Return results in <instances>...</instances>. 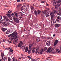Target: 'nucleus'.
<instances>
[{
  "instance_id": "nucleus-59",
  "label": "nucleus",
  "mask_w": 61,
  "mask_h": 61,
  "mask_svg": "<svg viewBox=\"0 0 61 61\" xmlns=\"http://www.w3.org/2000/svg\"><path fill=\"white\" fill-rule=\"evenodd\" d=\"M23 13H25V11L24 10H22V11Z\"/></svg>"
},
{
  "instance_id": "nucleus-11",
  "label": "nucleus",
  "mask_w": 61,
  "mask_h": 61,
  "mask_svg": "<svg viewBox=\"0 0 61 61\" xmlns=\"http://www.w3.org/2000/svg\"><path fill=\"white\" fill-rule=\"evenodd\" d=\"M18 39H17V40H15V41H13V44H15V45H16L17 44V43L16 42H18Z\"/></svg>"
},
{
  "instance_id": "nucleus-32",
  "label": "nucleus",
  "mask_w": 61,
  "mask_h": 61,
  "mask_svg": "<svg viewBox=\"0 0 61 61\" xmlns=\"http://www.w3.org/2000/svg\"><path fill=\"white\" fill-rule=\"evenodd\" d=\"M31 49H29L28 51V53L29 54H30L31 53Z\"/></svg>"
},
{
  "instance_id": "nucleus-16",
  "label": "nucleus",
  "mask_w": 61,
  "mask_h": 61,
  "mask_svg": "<svg viewBox=\"0 0 61 61\" xmlns=\"http://www.w3.org/2000/svg\"><path fill=\"white\" fill-rule=\"evenodd\" d=\"M36 47L33 48V50H32V53H34L35 52V50L36 49Z\"/></svg>"
},
{
  "instance_id": "nucleus-12",
  "label": "nucleus",
  "mask_w": 61,
  "mask_h": 61,
  "mask_svg": "<svg viewBox=\"0 0 61 61\" xmlns=\"http://www.w3.org/2000/svg\"><path fill=\"white\" fill-rule=\"evenodd\" d=\"M46 45L48 46H50V45H51V43H50V41H47L46 43Z\"/></svg>"
},
{
  "instance_id": "nucleus-10",
  "label": "nucleus",
  "mask_w": 61,
  "mask_h": 61,
  "mask_svg": "<svg viewBox=\"0 0 61 61\" xmlns=\"http://www.w3.org/2000/svg\"><path fill=\"white\" fill-rule=\"evenodd\" d=\"M58 40H55V42H54V46H56L57 44L58 43Z\"/></svg>"
},
{
  "instance_id": "nucleus-39",
  "label": "nucleus",
  "mask_w": 61,
  "mask_h": 61,
  "mask_svg": "<svg viewBox=\"0 0 61 61\" xmlns=\"http://www.w3.org/2000/svg\"><path fill=\"white\" fill-rule=\"evenodd\" d=\"M54 14V13L53 12H51V13H50V15H53Z\"/></svg>"
},
{
  "instance_id": "nucleus-38",
  "label": "nucleus",
  "mask_w": 61,
  "mask_h": 61,
  "mask_svg": "<svg viewBox=\"0 0 61 61\" xmlns=\"http://www.w3.org/2000/svg\"><path fill=\"white\" fill-rule=\"evenodd\" d=\"M47 50V47H45L44 48V51H45V50Z\"/></svg>"
},
{
  "instance_id": "nucleus-25",
  "label": "nucleus",
  "mask_w": 61,
  "mask_h": 61,
  "mask_svg": "<svg viewBox=\"0 0 61 61\" xmlns=\"http://www.w3.org/2000/svg\"><path fill=\"white\" fill-rule=\"evenodd\" d=\"M25 50V52H27L28 50V48L27 47H26Z\"/></svg>"
},
{
  "instance_id": "nucleus-23",
  "label": "nucleus",
  "mask_w": 61,
  "mask_h": 61,
  "mask_svg": "<svg viewBox=\"0 0 61 61\" xmlns=\"http://www.w3.org/2000/svg\"><path fill=\"white\" fill-rule=\"evenodd\" d=\"M34 13L36 15V16H37V14H38L37 12L36 11H34Z\"/></svg>"
},
{
  "instance_id": "nucleus-28",
  "label": "nucleus",
  "mask_w": 61,
  "mask_h": 61,
  "mask_svg": "<svg viewBox=\"0 0 61 61\" xmlns=\"http://www.w3.org/2000/svg\"><path fill=\"white\" fill-rule=\"evenodd\" d=\"M15 22L16 23H17V24H18V23H19V20H18L17 19V20H15Z\"/></svg>"
},
{
  "instance_id": "nucleus-15",
  "label": "nucleus",
  "mask_w": 61,
  "mask_h": 61,
  "mask_svg": "<svg viewBox=\"0 0 61 61\" xmlns=\"http://www.w3.org/2000/svg\"><path fill=\"white\" fill-rule=\"evenodd\" d=\"M3 61H7V57H4L3 59Z\"/></svg>"
},
{
  "instance_id": "nucleus-37",
  "label": "nucleus",
  "mask_w": 61,
  "mask_h": 61,
  "mask_svg": "<svg viewBox=\"0 0 61 61\" xmlns=\"http://www.w3.org/2000/svg\"><path fill=\"white\" fill-rule=\"evenodd\" d=\"M47 12V10H45L44 12H43V14H46V12Z\"/></svg>"
},
{
  "instance_id": "nucleus-9",
  "label": "nucleus",
  "mask_w": 61,
  "mask_h": 61,
  "mask_svg": "<svg viewBox=\"0 0 61 61\" xmlns=\"http://www.w3.org/2000/svg\"><path fill=\"white\" fill-rule=\"evenodd\" d=\"M23 44V41H21L18 45V47H21V46H22Z\"/></svg>"
},
{
  "instance_id": "nucleus-2",
  "label": "nucleus",
  "mask_w": 61,
  "mask_h": 61,
  "mask_svg": "<svg viewBox=\"0 0 61 61\" xmlns=\"http://www.w3.org/2000/svg\"><path fill=\"white\" fill-rule=\"evenodd\" d=\"M55 8L57 10H58V8L59 9V12L60 14V15L61 16V8L60 7V4H59L57 5L55 7Z\"/></svg>"
},
{
  "instance_id": "nucleus-47",
  "label": "nucleus",
  "mask_w": 61,
  "mask_h": 61,
  "mask_svg": "<svg viewBox=\"0 0 61 61\" xmlns=\"http://www.w3.org/2000/svg\"><path fill=\"white\" fill-rule=\"evenodd\" d=\"M53 13H54V14H55V13H56V10H53Z\"/></svg>"
},
{
  "instance_id": "nucleus-64",
  "label": "nucleus",
  "mask_w": 61,
  "mask_h": 61,
  "mask_svg": "<svg viewBox=\"0 0 61 61\" xmlns=\"http://www.w3.org/2000/svg\"><path fill=\"white\" fill-rule=\"evenodd\" d=\"M34 61V59H32L31 61Z\"/></svg>"
},
{
  "instance_id": "nucleus-55",
  "label": "nucleus",
  "mask_w": 61,
  "mask_h": 61,
  "mask_svg": "<svg viewBox=\"0 0 61 61\" xmlns=\"http://www.w3.org/2000/svg\"><path fill=\"white\" fill-rule=\"evenodd\" d=\"M13 15H15V14H14V13H13L11 15V16H13Z\"/></svg>"
},
{
  "instance_id": "nucleus-18",
  "label": "nucleus",
  "mask_w": 61,
  "mask_h": 61,
  "mask_svg": "<svg viewBox=\"0 0 61 61\" xmlns=\"http://www.w3.org/2000/svg\"><path fill=\"white\" fill-rule=\"evenodd\" d=\"M7 30V29H5V28H3L1 29L3 31V32H5V30Z\"/></svg>"
},
{
  "instance_id": "nucleus-1",
  "label": "nucleus",
  "mask_w": 61,
  "mask_h": 61,
  "mask_svg": "<svg viewBox=\"0 0 61 61\" xmlns=\"http://www.w3.org/2000/svg\"><path fill=\"white\" fill-rule=\"evenodd\" d=\"M54 49V48H52L51 47H50L49 48L48 50L47 51L50 53H51V52L52 54H56V53L57 52H58V53H61V50H59V49H56L55 50H53Z\"/></svg>"
},
{
  "instance_id": "nucleus-21",
  "label": "nucleus",
  "mask_w": 61,
  "mask_h": 61,
  "mask_svg": "<svg viewBox=\"0 0 61 61\" xmlns=\"http://www.w3.org/2000/svg\"><path fill=\"white\" fill-rule=\"evenodd\" d=\"M1 56L2 57V59L3 58V57H4V54L3 53H1Z\"/></svg>"
},
{
  "instance_id": "nucleus-5",
  "label": "nucleus",
  "mask_w": 61,
  "mask_h": 61,
  "mask_svg": "<svg viewBox=\"0 0 61 61\" xmlns=\"http://www.w3.org/2000/svg\"><path fill=\"white\" fill-rule=\"evenodd\" d=\"M14 13L15 14V15L16 16V17H17L18 16L17 15V14H19V15H21V16H22V15H23V14L21 12H20L19 13H16L15 12H14Z\"/></svg>"
},
{
  "instance_id": "nucleus-50",
  "label": "nucleus",
  "mask_w": 61,
  "mask_h": 61,
  "mask_svg": "<svg viewBox=\"0 0 61 61\" xmlns=\"http://www.w3.org/2000/svg\"><path fill=\"white\" fill-rule=\"evenodd\" d=\"M2 16L0 15V21L1 20V19H2Z\"/></svg>"
},
{
  "instance_id": "nucleus-30",
  "label": "nucleus",
  "mask_w": 61,
  "mask_h": 61,
  "mask_svg": "<svg viewBox=\"0 0 61 61\" xmlns=\"http://www.w3.org/2000/svg\"><path fill=\"white\" fill-rule=\"evenodd\" d=\"M10 32V31L9 30H8L6 32V34H8Z\"/></svg>"
},
{
  "instance_id": "nucleus-26",
  "label": "nucleus",
  "mask_w": 61,
  "mask_h": 61,
  "mask_svg": "<svg viewBox=\"0 0 61 61\" xmlns=\"http://www.w3.org/2000/svg\"><path fill=\"white\" fill-rule=\"evenodd\" d=\"M51 20H54V15H51Z\"/></svg>"
},
{
  "instance_id": "nucleus-4",
  "label": "nucleus",
  "mask_w": 61,
  "mask_h": 61,
  "mask_svg": "<svg viewBox=\"0 0 61 61\" xmlns=\"http://www.w3.org/2000/svg\"><path fill=\"white\" fill-rule=\"evenodd\" d=\"M3 17L7 21H9V22H11V23H14L13 21H12L9 20L8 18L7 17V16H3Z\"/></svg>"
},
{
  "instance_id": "nucleus-40",
  "label": "nucleus",
  "mask_w": 61,
  "mask_h": 61,
  "mask_svg": "<svg viewBox=\"0 0 61 61\" xmlns=\"http://www.w3.org/2000/svg\"><path fill=\"white\" fill-rule=\"evenodd\" d=\"M38 14H40V13H41V11L38 10Z\"/></svg>"
},
{
  "instance_id": "nucleus-20",
  "label": "nucleus",
  "mask_w": 61,
  "mask_h": 61,
  "mask_svg": "<svg viewBox=\"0 0 61 61\" xmlns=\"http://www.w3.org/2000/svg\"><path fill=\"white\" fill-rule=\"evenodd\" d=\"M32 45L30 44L29 45V48L30 49H32Z\"/></svg>"
},
{
  "instance_id": "nucleus-43",
  "label": "nucleus",
  "mask_w": 61,
  "mask_h": 61,
  "mask_svg": "<svg viewBox=\"0 0 61 61\" xmlns=\"http://www.w3.org/2000/svg\"><path fill=\"white\" fill-rule=\"evenodd\" d=\"M13 35V34L12 33L9 35V36H8V37H10L11 36H12Z\"/></svg>"
},
{
  "instance_id": "nucleus-46",
  "label": "nucleus",
  "mask_w": 61,
  "mask_h": 61,
  "mask_svg": "<svg viewBox=\"0 0 61 61\" xmlns=\"http://www.w3.org/2000/svg\"><path fill=\"white\" fill-rule=\"evenodd\" d=\"M8 59L9 61H11V59H10V58L9 57H8Z\"/></svg>"
},
{
  "instance_id": "nucleus-3",
  "label": "nucleus",
  "mask_w": 61,
  "mask_h": 61,
  "mask_svg": "<svg viewBox=\"0 0 61 61\" xmlns=\"http://www.w3.org/2000/svg\"><path fill=\"white\" fill-rule=\"evenodd\" d=\"M13 34V35L11 36V38L14 39V40H15L17 37V32H14L12 33Z\"/></svg>"
},
{
  "instance_id": "nucleus-7",
  "label": "nucleus",
  "mask_w": 61,
  "mask_h": 61,
  "mask_svg": "<svg viewBox=\"0 0 61 61\" xmlns=\"http://www.w3.org/2000/svg\"><path fill=\"white\" fill-rule=\"evenodd\" d=\"M61 18L60 17L58 16L57 17V22H61Z\"/></svg>"
},
{
  "instance_id": "nucleus-8",
  "label": "nucleus",
  "mask_w": 61,
  "mask_h": 61,
  "mask_svg": "<svg viewBox=\"0 0 61 61\" xmlns=\"http://www.w3.org/2000/svg\"><path fill=\"white\" fill-rule=\"evenodd\" d=\"M43 52V49L41 48V49H40L39 50L38 52V54H42V53Z\"/></svg>"
},
{
  "instance_id": "nucleus-41",
  "label": "nucleus",
  "mask_w": 61,
  "mask_h": 61,
  "mask_svg": "<svg viewBox=\"0 0 61 61\" xmlns=\"http://www.w3.org/2000/svg\"><path fill=\"white\" fill-rule=\"evenodd\" d=\"M9 39H10V40H11V41H13V39H13L12 38H10Z\"/></svg>"
},
{
  "instance_id": "nucleus-57",
  "label": "nucleus",
  "mask_w": 61,
  "mask_h": 61,
  "mask_svg": "<svg viewBox=\"0 0 61 61\" xmlns=\"http://www.w3.org/2000/svg\"><path fill=\"white\" fill-rule=\"evenodd\" d=\"M22 48H24V49H25V46H22Z\"/></svg>"
},
{
  "instance_id": "nucleus-61",
  "label": "nucleus",
  "mask_w": 61,
  "mask_h": 61,
  "mask_svg": "<svg viewBox=\"0 0 61 61\" xmlns=\"http://www.w3.org/2000/svg\"><path fill=\"white\" fill-rule=\"evenodd\" d=\"M51 9L52 10H54V7L52 8H51Z\"/></svg>"
},
{
  "instance_id": "nucleus-34",
  "label": "nucleus",
  "mask_w": 61,
  "mask_h": 61,
  "mask_svg": "<svg viewBox=\"0 0 61 61\" xmlns=\"http://www.w3.org/2000/svg\"><path fill=\"white\" fill-rule=\"evenodd\" d=\"M27 57H28V58H29V60H30L31 59V57L30 56H27Z\"/></svg>"
},
{
  "instance_id": "nucleus-14",
  "label": "nucleus",
  "mask_w": 61,
  "mask_h": 61,
  "mask_svg": "<svg viewBox=\"0 0 61 61\" xmlns=\"http://www.w3.org/2000/svg\"><path fill=\"white\" fill-rule=\"evenodd\" d=\"M9 49H10L9 52L10 53V54H12V53H13L14 52V51H13V50L12 49H10V48H9Z\"/></svg>"
},
{
  "instance_id": "nucleus-13",
  "label": "nucleus",
  "mask_w": 61,
  "mask_h": 61,
  "mask_svg": "<svg viewBox=\"0 0 61 61\" xmlns=\"http://www.w3.org/2000/svg\"><path fill=\"white\" fill-rule=\"evenodd\" d=\"M10 23H9L8 21H6L5 23V24H4V26H7L9 25Z\"/></svg>"
},
{
  "instance_id": "nucleus-62",
  "label": "nucleus",
  "mask_w": 61,
  "mask_h": 61,
  "mask_svg": "<svg viewBox=\"0 0 61 61\" xmlns=\"http://www.w3.org/2000/svg\"><path fill=\"white\" fill-rule=\"evenodd\" d=\"M17 2H20V0H17Z\"/></svg>"
},
{
  "instance_id": "nucleus-6",
  "label": "nucleus",
  "mask_w": 61,
  "mask_h": 61,
  "mask_svg": "<svg viewBox=\"0 0 61 61\" xmlns=\"http://www.w3.org/2000/svg\"><path fill=\"white\" fill-rule=\"evenodd\" d=\"M6 22L5 20V19H4L0 21V24H3V25L4 26V25H5Z\"/></svg>"
},
{
  "instance_id": "nucleus-63",
  "label": "nucleus",
  "mask_w": 61,
  "mask_h": 61,
  "mask_svg": "<svg viewBox=\"0 0 61 61\" xmlns=\"http://www.w3.org/2000/svg\"><path fill=\"white\" fill-rule=\"evenodd\" d=\"M46 6H48V5H49V4H47V3H46Z\"/></svg>"
},
{
  "instance_id": "nucleus-60",
  "label": "nucleus",
  "mask_w": 61,
  "mask_h": 61,
  "mask_svg": "<svg viewBox=\"0 0 61 61\" xmlns=\"http://www.w3.org/2000/svg\"><path fill=\"white\" fill-rule=\"evenodd\" d=\"M12 43V41H10L9 42V44H10V43Z\"/></svg>"
},
{
  "instance_id": "nucleus-22",
  "label": "nucleus",
  "mask_w": 61,
  "mask_h": 61,
  "mask_svg": "<svg viewBox=\"0 0 61 61\" xmlns=\"http://www.w3.org/2000/svg\"><path fill=\"white\" fill-rule=\"evenodd\" d=\"M60 25V24H56L55 25V26L56 27H58Z\"/></svg>"
},
{
  "instance_id": "nucleus-54",
  "label": "nucleus",
  "mask_w": 61,
  "mask_h": 61,
  "mask_svg": "<svg viewBox=\"0 0 61 61\" xmlns=\"http://www.w3.org/2000/svg\"><path fill=\"white\" fill-rule=\"evenodd\" d=\"M39 49H40L39 47H38L37 48V49H36L37 50H39Z\"/></svg>"
},
{
  "instance_id": "nucleus-44",
  "label": "nucleus",
  "mask_w": 61,
  "mask_h": 61,
  "mask_svg": "<svg viewBox=\"0 0 61 61\" xmlns=\"http://www.w3.org/2000/svg\"><path fill=\"white\" fill-rule=\"evenodd\" d=\"M60 2H61V0H59L58 1L57 3H60Z\"/></svg>"
},
{
  "instance_id": "nucleus-36",
  "label": "nucleus",
  "mask_w": 61,
  "mask_h": 61,
  "mask_svg": "<svg viewBox=\"0 0 61 61\" xmlns=\"http://www.w3.org/2000/svg\"><path fill=\"white\" fill-rule=\"evenodd\" d=\"M45 38H46V37H45L42 36L41 37V39H45Z\"/></svg>"
},
{
  "instance_id": "nucleus-52",
  "label": "nucleus",
  "mask_w": 61,
  "mask_h": 61,
  "mask_svg": "<svg viewBox=\"0 0 61 61\" xmlns=\"http://www.w3.org/2000/svg\"><path fill=\"white\" fill-rule=\"evenodd\" d=\"M36 53H38V50H36V52H35Z\"/></svg>"
},
{
  "instance_id": "nucleus-27",
  "label": "nucleus",
  "mask_w": 61,
  "mask_h": 61,
  "mask_svg": "<svg viewBox=\"0 0 61 61\" xmlns=\"http://www.w3.org/2000/svg\"><path fill=\"white\" fill-rule=\"evenodd\" d=\"M51 22L52 23V22H53V24L56 22V20H51Z\"/></svg>"
},
{
  "instance_id": "nucleus-33",
  "label": "nucleus",
  "mask_w": 61,
  "mask_h": 61,
  "mask_svg": "<svg viewBox=\"0 0 61 61\" xmlns=\"http://www.w3.org/2000/svg\"><path fill=\"white\" fill-rule=\"evenodd\" d=\"M13 19H14V20L15 21L16 20H17V19H18V18H16L15 17H13Z\"/></svg>"
},
{
  "instance_id": "nucleus-19",
  "label": "nucleus",
  "mask_w": 61,
  "mask_h": 61,
  "mask_svg": "<svg viewBox=\"0 0 61 61\" xmlns=\"http://www.w3.org/2000/svg\"><path fill=\"white\" fill-rule=\"evenodd\" d=\"M36 40L37 42H38L40 41V38L39 37H38L37 38Z\"/></svg>"
},
{
  "instance_id": "nucleus-56",
  "label": "nucleus",
  "mask_w": 61,
  "mask_h": 61,
  "mask_svg": "<svg viewBox=\"0 0 61 61\" xmlns=\"http://www.w3.org/2000/svg\"><path fill=\"white\" fill-rule=\"evenodd\" d=\"M45 1H41V3L42 4H43V3H45Z\"/></svg>"
},
{
  "instance_id": "nucleus-58",
  "label": "nucleus",
  "mask_w": 61,
  "mask_h": 61,
  "mask_svg": "<svg viewBox=\"0 0 61 61\" xmlns=\"http://www.w3.org/2000/svg\"><path fill=\"white\" fill-rule=\"evenodd\" d=\"M53 3H56V0H53Z\"/></svg>"
},
{
  "instance_id": "nucleus-53",
  "label": "nucleus",
  "mask_w": 61,
  "mask_h": 61,
  "mask_svg": "<svg viewBox=\"0 0 61 61\" xmlns=\"http://www.w3.org/2000/svg\"><path fill=\"white\" fill-rule=\"evenodd\" d=\"M45 17L44 16H43L42 17V19L44 20L45 19Z\"/></svg>"
},
{
  "instance_id": "nucleus-31",
  "label": "nucleus",
  "mask_w": 61,
  "mask_h": 61,
  "mask_svg": "<svg viewBox=\"0 0 61 61\" xmlns=\"http://www.w3.org/2000/svg\"><path fill=\"white\" fill-rule=\"evenodd\" d=\"M8 17H9V18L10 17L11 15L10 14H7L6 15Z\"/></svg>"
},
{
  "instance_id": "nucleus-49",
  "label": "nucleus",
  "mask_w": 61,
  "mask_h": 61,
  "mask_svg": "<svg viewBox=\"0 0 61 61\" xmlns=\"http://www.w3.org/2000/svg\"><path fill=\"white\" fill-rule=\"evenodd\" d=\"M35 61H38V60L37 59H36L34 60Z\"/></svg>"
},
{
  "instance_id": "nucleus-29",
  "label": "nucleus",
  "mask_w": 61,
  "mask_h": 61,
  "mask_svg": "<svg viewBox=\"0 0 61 61\" xmlns=\"http://www.w3.org/2000/svg\"><path fill=\"white\" fill-rule=\"evenodd\" d=\"M12 61H18L17 60V59H15L14 58H13L12 59Z\"/></svg>"
},
{
  "instance_id": "nucleus-51",
  "label": "nucleus",
  "mask_w": 61,
  "mask_h": 61,
  "mask_svg": "<svg viewBox=\"0 0 61 61\" xmlns=\"http://www.w3.org/2000/svg\"><path fill=\"white\" fill-rule=\"evenodd\" d=\"M11 13V11L10 10H9L7 13L8 14H10V13Z\"/></svg>"
},
{
  "instance_id": "nucleus-45",
  "label": "nucleus",
  "mask_w": 61,
  "mask_h": 61,
  "mask_svg": "<svg viewBox=\"0 0 61 61\" xmlns=\"http://www.w3.org/2000/svg\"><path fill=\"white\" fill-rule=\"evenodd\" d=\"M9 19H10V20H12V17H11V16H10V17L9 18Z\"/></svg>"
},
{
  "instance_id": "nucleus-17",
  "label": "nucleus",
  "mask_w": 61,
  "mask_h": 61,
  "mask_svg": "<svg viewBox=\"0 0 61 61\" xmlns=\"http://www.w3.org/2000/svg\"><path fill=\"white\" fill-rule=\"evenodd\" d=\"M25 6L24 5L23 6L21 7V9L22 11H23V10L24 11V9H25Z\"/></svg>"
},
{
  "instance_id": "nucleus-24",
  "label": "nucleus",
  "mask_w": 61,
  "mask_h": 61,
  "mask_svg": "<svg viewBox=\"0 0 61 61\" xmlns=\"http://www.w3.org/2000/svg\"><path fill=\"white\" fill-rule=\"evenodd\" d=\"M49 14L48 13H46V16L47 17H48L49 16Z\"/></svg>"
},
{
  "instance_id": "nucleus-42",
  "label": "nucleus",
  "mask_w": 61,
  "mask_h": 61,
  "mask_svg": "<svg viewBox=\"0 0 61 61\" xmlns=\"http://www.w3.org/2000/svg\"><path fill=\"white\" fill-rule=\"evenodd\" d=\"M31 7V10H33V9H34V7L32 6Z\"/></svg>"
},
{
  "instance_id": "nucleus-35",
  "label": "nucleus",
  "mask_w": 61,
  "mask_h": 61,
  "mask_svg": "<svg viewBox=\"0 0 61 61\" xmlns=\"http://www.w3.org/2000/svg\"><path fill=\"white\" fill-rule=\"evenodd\" d=\"M6 41V39H3L2 40V42H5Z\"/></svg>"
},
{
  "instance_id": "nucleus-48",
  "label": "nucleus",
  "mask_w": 61,
  "mask_h": 61,
  "mask_svg": "<svg viewBox=\"0 0 61 61\" xmlns=\"http://www.w3.org/2000/svg\"><path fill=\"white\" fill-rule=\"evenodd\" d=\"M56 5V3H54L53 4V5H54V6H55V5Z\"/></svg>"
}]
</instances>
